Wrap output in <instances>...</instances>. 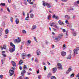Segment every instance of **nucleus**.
Here are the masks:
<instances>
[{"label": "nucleus", "instance_id": "nucleus-7", "mask_svg": "<svg viewBox=\"0 0 79 79\" xmlns=\"http://www.w3.org/2000/svg\"><path fill=\"white\" fill-rule=\"evenodd\" d=\"M26 73V71L25 70H23L21 73V74L22 76H24V74Z\"/></svg>", "mask_w": 79, "mask_h": 79}, {"label": "nucleus", "instance_id": "nucleus-60", "mask_svg": "<svg viewBox=\"0 0 79 79\" xmlns=\"http://www.w3.org/2000/svg\"><path fill=\"white\" fill-rule=\"evenodd\" d=\"M33 7L34 8H35V7H36V5L35 4H34Z\"/></svg>", "mask_w": 79, "mask_h": 79}, {"label": "nucleus", "instance_id": "nucleus-13", "mask_svg": "<svg viewBox=\"0 0 79 79\" xmlns=\"http://www.w3.org/2000/svg\"><path fill=\"white\" fill-rule=\"evenodd\" d=\"M10 46H11V47H13L12 48H15V45H14L13 43L11 42L10 43Z\"/></svg>", "mask_w": 79, "mask_h": 79}, {"label": "nucleus", "instance_id": "nucleus-29", "mask_svg": "<svg viewBox=\"0 0 79 79\" xmlns=\"http://www.w3.org/2000/svg\"><path fill=\"white\" fill-rule=\"evenodd\" d=\"M51 79H56V77L55 76H52L51 77Z\"/></svg>", "mask_w": 79, "mask_h": 79}, {"label": "nucleus", "instance_id": "nucleus-21", "mask_svg": "<svg viewBox=\"0 0 79 79\" xmlns=\"http://www.w3.org/2000/svg\"><path fill=\"white\" fill-rule=\"evenodd\" d=\"M6 34H7L8 32H9V30L8 29H6V30L5 31Z\"/></svg>", "mask_w": 79, "mask_h": 79}, {"label": "nucleus", "instance_id": "nucleus-18", "mask_svg": "<svg viewBox=\"0 0 79 79\" xmlns=\"http://www.w3.org/2000/svg\"><path fill=\"white\" fill-rule=\"evenodd\" d=\"M51 76H52V73H48V75L47 77H48V78H49V77H50Z\"/></svg>", "mask_w": 79, "mask_h": 79}, {"label": "nucleus", "instance_id": "nucleus-51", "mask_svg": "<svg viewBox=\"0 0 79 79\" xmlns=\"http://www.w3.org/2000/svg\"><path fill=\"white\" fill-rule=\"evenodd\" d=\"M44 70H45V71H46V70L47 69V67H46V66H44Z\"/></svg>", "mask_w": 79, "mask_h": 79}, {"label": "nucleus", "instance_id": "nucleus-59", "mask_svg": "<svg viewBox=\"0 0 79 79\" xmlns=\"http://www.w3.org/2000/svg\"><path fill=\"white\" fill-rule=\"evenodd\" d=\"M33 11V10H30V13H32V11Z\"/></svg>", "mask_w": 79, "mask_h": 79}, {"label": "nucleus", "instance_id": "nucleus-48", "mask_svg": "<svg viewBox=\"0 0 79 79\" xmlns=\"http://www.w3.org/2000/svg\"><path fill=\"white\" fill-rule=\"evenodd\" d=\"M30 4V5H33V3H34V2H30L29 3Z\"/></svg>", "mask_w": 79, "mask_h": 79}, {"label": "nucleus", "instance_id": "nucleus-57", "mask_svg": "<svg viewBox=\"0 0 79 79\" xmlns=\"http://www.w3.org/2000/svg\"><path fill=\"white\" fill-rule=\"evenodd\" d=\"M68 31H66V35H68Z\"/></svg>", "mask_w": 79, "mask_h": 79}, {"label": "nucleus", "instance_id": "nucleus-64", "mask_svg": "<svg viewBox=\"0 0 79 79\" xmlns=\"http://www.w3.org/2000/svg\"><path fill=\"white\" fill-rule=\"evenodd\" d=\"M77 4H79V1H77Z\"/></svg>", "mask_w": 79, "mask_h": 79}, {"label": "nucleus", "instance_id": "nucleus-30", "mask_svg": "<svg viewBox=\"0 0 79 79\" xmlns=\"http://www.w3.org/2000/svg\"><path fill=\"white\" fill-rule=\"evenodd\" d=\"M24 69H27V66L26 65H24V67H23Z\"/></svg>", "mask_w": 79, "mask_h": 79}, {"label": "nucleus", "instance_id": "nucleus-49", "mask_svg": "<svg viewBox=\"0 0 79 79\" xmlns=\"http://www.w3.org/2000/svg\"><path fill=\"white\" fill-rule=\"evenodd\" d=\"M29 18H27V17H26L25 18V20H26V21H28L29 20Z\"/></svg>", "mask_w": 79, "mask_h": 79}, {"label": "nucleus", "instance_id": "nucleus-45", "mask_svg": "<svg viewBox=\"0 0 79 79\" xmlns=\"http://www.w3.org/2000/svg\"><path fill=\"white\" fill-rule=\"evenodd\" d=\"M3 31V29L2 28H1L0 29V32H2Z\"/></svg>", "mask_w": 79, "mask_h": 79}, {"label": "nucleus", "instance_id": "nucleus-10", "mask_svg": "<svg viewBox=\"0 0 79 79\" xmlns=\"http://www.w3.org/2000/svg\"><path fill=\"white\" fill-rule=\"evenodd\" d=\"M11 63H12V64L14 68H15V67H16V63H15L14 61H12Z\"/></svg>", "mask_w": 79, "mask_h": 79}, {"label": "nucleus", "instance_id": "nucleus-42", "mask_svg": "<svg viewBox=\"0 0 79 79\" xmlns=\"http://www.w3.org/2000/svg\"><path fill=\"white\" fill-rule=\"evenodd\" d=\"M29 56H31V55L28 54H27L26 56V57H29Z\"/></svg>", "mask_w": 79, "mask_h": 79}, {"label": "nucleus", "instance_id": "nucleus-58", "mask_svg": "<svg viewBox=\"0 0 79 79\" xmlns=\"http://www.w3.org/2000/svg\"><path fill=\"white\" fill-rule=\"evenodd\" d=\"M65 23H67V24H69V23H68V21L66 20L65 21Z\"/></svg>", "mask_w": 79, "mask_h": 79}, {"label": "nucleus", "instance_id": "nucleus-31", "mask_svg": "<svg viewBox=\"0 0 79 79\" xmlns=\"http://www.w3.org/2000/svg\"><path fill=\"white\" fill-rule=\"evenodd\" d=\"M23 33L24 34H26V31L24 30H23L22 31Z\"/></svg>", "mask_w": 79, "mask_h": 79}, {"label": "nucleus", "instance_id": "nucleus-4", "mask_svg": "<svg viewBox=\"0 0 79 79\" xmlns=\"http://www.w3.org/2000/svg\"><path fill=\"white\" fill-rule=\"evenodd\" d=\"M9 72L10 74V76H12V75H13V74H14V71L13 70L10 69Z\"/></svg>", "mask_w": 79, "mask_h": 79}, {"label": "nucleus", "instance_id": "nucleus-41", "mask_svg": "<svg viewBox=\"0 0 79 79\" xmlns=\"http://www.w3.org/2000/svg\"><path fill=\"white\" fill-rule=\"evenodd\" d=\"M24 2H25L24 4L27 5V2H26V0H24Z\"/></svg>", "mask_w": 79, "mask_h": 79}, {"label": "nucleus", "instance_id": "nucleus-28", "mask_svg": "<svg viewBox=\"0 0 79 79\" xmlns=\"http://www.w3.org/2000/svg\"><path fill=\"white\" fill-rule=\"evenodd\" d=\"M54 25H55V23H51L50 24V26H51L52 27H53V26H54Z\"/></svg>", "mask_w": 79, "mask_h": 79}, {"label": "nucleus", "instance_id": "nucleus-22", "mask_svg": "<svg viewBox=\"0 0 79 79\" xmlns=\"http://www.w3.org/2000/svg\"><path fill=\"white\" fill-rule=\"evenodd\" d=\"M66 48V44H64L63 46V50H64L65 48Z\"/></svg>", "mask_w": 79, "mask_h": 79}, {"label": "nucleus", "instance_id": "nucleus-5", "mask_svg": "<svg viewBox=\"0 0 79 79\" xmlns=\"http://www.w3.org/2000/svg\"><path fill=\"white\" fill-rule=\"evenodd\" d=\"M20 39L19 37H18V39H19L18 40L17 39H15L14 40V42H15L17 43H19L21 42V39Z\"/></svg>", "mask_w": 79, "mask_h": 79}, {"label": "nucleus", "instance_id": "nucleus-50", "mask_svg": "<svg viewBox=\"0 0 79 79\" xmlns=\"http://www.w3.org/2000/svg\"><path fill=\"white\" fill-rule=\"evenodd\" d=\"M2 77H3V75H1L0 76V78H1V79H2Z\"/></svg>", "mask_w": 79, "mask_h": 79}, {"label": "nucleus", "instance_id": "nucleus-63", "mask_svg": "<svg viewBox=\"0 0 79 79\" xmlns=\"http://www.w3.org/2000/svg\"><path fill=\"white\" fill-rule=\"evenodd\" d=\"M47 63L48 64V65H50V62H48Z\"/></svg>", "mask_w": 79, "mask_h": 79}, {"label": "nucleus", "instance_id": "nucleus-27", "mask_svg": "<svg viewBox=\"0 0 79 79\" xmlns=\"http://www.w3.org/2000/svg\"><path fill=\"white\" fill-rule=\"evenodd\" d=\"M70 77H74V73H72L71 74L70 76Z\"/></svg>", "mask_w": 79, "mask_h": 79}, {"label": "nucleus", "instance_id": "nucleus-15", "mask_svg": "<svg viewBox=\"0 0 79 79\" xmlns=\"http://www.w3.org/2000/svg\"><path fill=\"white\" fill-rule=\"evenodd\" d=\"M52 72L53 73H56V70H57V69L56 67H55L54 68H53L52 69Z\"/></svg>", "mask_w": 79, "mask_h": 79}, {"label": "nucleus", "instance_id": "nucleus-43", "mask_svg": "<svg viewBox=\"0 0 79 79\" xmlns=\"http://www.w3.org/2000/svg\"><path fill=\"white\" fill-rule=\"evenodd\" d=\"M7 10L8 11V12H10V10L9 9V7H8V8H7Z\"/></svg>", "mask_w": 79, "mask_h": 79}, {"label": "nucleus", "instance_id": "nucleus-35", "mask_svg": "<svg viewBox=\"0 0 79 79\" xmlns=\"http://www.w3.org/2000/svg\"><path fill=\"white\" fill-rule=\"evenodd\" d=\"M34 39L35 41V42H37V39H36V37H34Z\"/></svg>", "mask_w": 79, "mask_h": 79}, {"label": "nucleus", "instance_id": "nucleus-24", "mask_svg": "<svg viewBox=\"0 0 79 79\" xmlns=\"http://www.w3.org/2000/svg\"><path fill=\"white\" fill-rule=\"evenodd\" d=\"M23 60H20L19 62V64H23Z\"/></svg>", "mask_w": 79, "mask_h": 79}, {"label": "nucleus", "instance_id": "nucleus-14", "mask_svg": "<svg viewBox=\"0 0 79 79\" xmlns=\"http://www.w3.org/2000/svg\"><path fill=\"white\" fill-rule=\"evenodd\" d=\"M47 19L48 20H50V19H52V15L50 14V15H48V16Z\"/></svg>", "mask_w": 79, "mask_h": 79}, {"label": "nucleus", "instance_id": "nucleus-12", "mask_svg": "<svg viewBox=\"0 0 79 79\" xmlns=\"http://www.w3.org/2000/svg\"><path fill=\"white\" fill-rule=\"evenodd\" d=\"M36 53L37 55H40V54L41 53V52H40V50H39V49L37 50Z\"/></svg>", "mask_w": 79, "mask_h": 79}, {"label": "nucleus", "instance_id": "nucleus-19", "mask_svg": "<svg viewBox=\"0 0 79 79\" xmlns=\"http://www.w3.org/2000/svg\"><path fill=\"white\" fill-rule=\"evenodd\" d=\"M37 27V26L35 25H33V26L32 28H31V29L32 30H34V29H36Z\"/></svg>", "mask_w": 79, "mask_h": 79}, {"label": "nucleus", "instance_id": "nucleus-37", "mask_svg": "<svg viewBox=\"0 0 79 79\" xmlns=\"http://www.w3.org/2000/svg\"><path fill=\"white\" fill-rule=\"evenodd\" d=\"M58 67H60V66H62V65H61V64L60 63H59L58 64Z\"/></svg>", "mask_w": 79, "mask_h": 79}, {"label": "nucleus", "instance_id": "nucleus-6", "mask_svg": "<svg viewBox=\"0 0 79 79\" xmlns=\"http://www.w3.org/2000/svg\"><path fill=\"white\" fill-rule=\"evenodd\" d=\"M52 18L55 19H56L57 20H58V19H59V18H58V16H56V15H53L52 17Z\"/></svg>", "mask_w": 79, "mask_h": 79}, {"label": "nucleus", "instance_id": "nucleus-23", "mask_svg": "<svg viewBox=\"0 0 79 79\" xmlns=\"http://www.w3.org/2000/svg\"><path fill=\"white\" fill-rule=\"evenodd\" d=\"M2 55L4 58H6V54H5L2 53Z\"/></svg>", "mask_w": 79, "mask_h": 79}, {"label": "nucleus", "instance_id": "nucleus-52", "mask_svg": "<svg viewBox=\"0 0 79 79\" xmlns=\"http://www.w3.org/2000/svg\"><path fill=\"white\" fill-rule=\"evenodd\" d=\"M35 61L36 62V63H38V61H37V59H35Z\"/></svg>", "mask_w": 79, "mask_h": 79}, {"label": "nucleus", "instance_id": "nucleus-1", "mask_svg": "<svg viewBox=\"0 0 79 79\" xmlns=\"http://www.w3.org/2000/svg\"><path fill=\"white\" fill-rule=\"evenodd\" d=\"M62 35H60L57 37H55V40H56L57 41H59V40H60V39L62 38Z\"/></svg>", "mask_w": 79, "mask_h": 79}, {"label": "nucleus", "instance_id": "nucleus-32", "mask_svg": "<svg viewBox=\"0 0 79 79\" xmlns=\"http://www.w3.org/2000/svg\"><path fill=\"white\" fill-rule=\"evenodd\" d=\"M10 20L11 21V23H13V18L12 17L10 18Z\"/></svg>", "mask_w": 79, "mask_h": 79}, {"label": "nucleus", "instance_id": "nucleus-3", "mask_svg": "<svg viewBox=\"0 0 79 79\" xmlns=\"http://www.w3.org/2000/svg\"><path fill=\"white\" fill-rule=\"evenodd\" d=\"M78 50H79V47L77 48V49H74L73 51L74 54L77 55L78 54V52H77Z\"/></svg>", "mask_w": 79, "mask_h": 79}, {"label": "nucleus", "instance_id": "nucleus-55", "mask_svg": "<svg viewBox=\"0 0 79 79\" xmlns=\"http://www.w3.org/2000/svg\"><path fill=\"white\" fill-rule=\"evenodd\" d=\"M63 31L64 32H66V30L65 29H63Z\"/></svg>", "mask_w": 79, "mask_h": 79}, {"label": "nucleus", "instance_id": "nucleus-40", "mask_svg": "<svg viewBox=\"0 0 79 79\" xmlns=\"http://www.w3.org/2000/svg\"><path fill=\"white\" fill-rule=\"evenodd\" d=\"M31 40H28L27 41V43H28V44H31Z\"/></svg>", "mask_w": 79, "mask_h": 79}, {"label": "nucleus", "instance_id": "nucleus-11", "mask_svg": "<svg viewBox=\"0 0 79 79\" xmlns=\"http://www.w3.org/2000/svg\"><path fill=\"white\" fill-rule=\"evenodd\" d=\"M15 50V48H10L9 49L10 52H11V53L13 52Z\"/></svg>", "mask_w": 79, "mask_h": 79}, {"label": "nucleus", "instance_id": "nucleus-34", "mask_svg": "<svg viewBox=\"0 0 79 79\" xmlns=\"http://www.w3.org/2000/svg\"><path fill=\"white\" fill-rule=\"evenodd\" d=\"M1 5L2 6H5V3H1Z\"/></svg>", "mask_w": 79, "mask_h": 79}, {"label": "nucleus", "instance_id": "nucleus-53", "mask_svg": "<svg viewBox=\"0 0 79 79\" xmlns=\"http://www.w3.org/2000/svg\"><path fill=\"white\" fill-rule=\"evenodd\" d=\"M31 1V0H27V2H28V3H30Z\"/></svg>", "mask_w": 79, "mask_h": 79}, {"label": "nucleus", "instance_id": "nucleus-26", "mask_svg": "<svg viewBox=\"0 0 79 79\" xmlns=\"http://www.w3.org/2000/svg\"><path fill=\"white\" fill-rule=\"evenodd\" d=\"M30 17L31 18H34V14H31V15H30Z\"/></svg>", "mask_w": 79, "mask_h": 79}, {"label": "nucleus", "instance_id": "nucleus-47", "mask_svg": "<svg viewBox=\"0 0 79 79\" xmlns=\"http://www.w3.org/2000/svg\"><path fill=\"white\" fill-rule=\"evenodd\" d=\"M19 68L20 69V70H22V67L21 66H20L19 67Z\"/></svg>", "mask_w": 79, "mask_h": 79}, {"label": "nucleus", "instance_id": "nucleus-54", "mask_svg": "<svg viewBox=\"0 0 79 79\" xmlns=\"http://www.w3.org/2000/svg\"><path fill=\"white\" fill-rule=\"evenodd\" d=\"M11 0H8V3H11Z\"/></svg>", "mask_w": 79, "mask_h": 79}, {"label": "nucleus", "instance_id": "nucleus-17", "mask_svg": "<svg viewBox=\"0 0 79 79\" xmlns=\"http://www.w3.org/2000/svg\"><path fill=\"white\" fill-rule=\"evenodd\" d=\"M15 23L16 24H18L19 23V20H18V19H16Z\"/></svg>", "mask_w": 79, "mask_h": 79}, {"label": "nucleus", "instance_id": "nucleus-2", "mask_svg": "<svg viewBox=\"0 0 79 79\" xmlns=\"http://www.w3.org/2000/svg\"><path fill=\"white\" fill-rule=\"evenodd\" d=\"M43 5L44 6H45V5L47 6L48 8H50L51 7V6L50 5V4L48 3L47 2H44V1H43Z\"/></svg>", "mask_w": 79, "mask_h": 79}, {"label": "nucleus", "instance_id": "nucleus-61", "mask_svg": "<svg viewBox=\"0 0 79 79\" xmlns=\"http://www.w3.org/2000/svg\"><path fill=\"white\" fill-rule=\"evenodd\" d=\"M37 74H39V70H37Z\"/></svg>", "mask_w": 79, "mask_h": 79}, {"label": "nucleus", "instance_id": "nucleus-62", "mask_svg": "<svg viewBox=\"0 0 79 79\" xmlns=\"http://www.w3.org/2000/svg\"><path fill=\"white\" fill-rule=\"evenodd\" d=\"M42 64H43V65H45V63L44 62H43Z\"/></svg>", "mask_w": 79, "mask_h": 79}, {"label": "nucleus", "instance_id": "nucleus-33", "mask_svg": "<svg viewBox=\"0 0 79 79\" xmlns=\"http://www.w3.org/2000/svg\"><path fill=\"white\" fill-rule=\"evenodd\" d=\"M76 35L77 34L76 32H74L73 33V35L74 36H76Z\"/></svg>", "mask_w": 79, "mask_h": 79}, {"label": "nucleus", "instance_id": "nucleus-39", "mask_svg": "<svg viewBox=\"0 0 79 79\" xmlns=\"http://www.w3.org/2000/svg\"><path fill=\"white\" fill-rule=\"evenodd\" d=\"M29 13H28L27 14V18H29Z\"/></svg>", "mask_w": 79, "mask_h": 79}, {"label": "nucleus", "instance_id": "nucleus-8", "mask_svg": "<svg viewBox=\"0 0 79 79\" xmlns=\"http://www.w3.org/2000/svg\"><path fill=\"white\" fill-rule=\"evenodd\" d=\"M72 70V69H71V68H69L68 69V70L67 71L66 74H68L70 72V71H71Z\"/></svg>", "mask_w": 79, "mask_h": 79}, {"label": "nucleus", "instance_id": "nucleus-16", "mask_svg": "<svg viewBox=\"0 0 79 79\" xmlns=\"http://www.w3.org/2000/svg\"><path fill=\"white\" fill-rule=\"evenodd\" d=\"M58 23L60 25H64V23H63L61 22V20H59L58 21Z\"/></svg>", "mask_w": 79, "mask_h": 79}, {"label": "nucleus", "instance_id": "nucleus-38", "mask_svg": "<svg viewBox=\"0 0 79 79\" xmlns=\"http://www.w3.org/2000/svg\"><path fill=\"white\" fill-rule=\"evenodd\" d=\"M41 76L40 75H39L38 77L39 79H40V78H41Z\"/></svg>", "mask_w": 79, "mask_h": 79}, {"label": "nucleus", "instance_id": "nucleus-20", "mask_svg": "<svg viewBox=\"0 0 79 79\" xmlns=\"http://www.w3.org/2000/svg\"><path fill=\"white\" fill-rule=\"evenodd\" d=\"M71 54H70L67 57V59H68V60L69 59H71Z\"/></svg>", "mask_w": 79, "mask_h": 79}, {"label": "nucleus", "instance_id": "nucleus-36", "mask_svg": "<svg viewBox=\"0 0 79 79\" xmlns=\"http://www.w3.org/2000/svg\"><path fill=\"white\" fill-rule=\"evenodd\" d=\"M62 2H66L68 1V0H60Z\"/></svg>", "mask_w": 79, "mask_h": 79}, {"label": "nucleus", "instance_id": "nucleus-46", "mask_svg": "<svg viewBox=\"0 0 79 79\" xmlns=\"http://www.w3.org/2000/svg\"><path fill=\"white\" fill-rule=\"evenodd\" d=\"M55 27H56V28L57 29H58L59 28L58 27L56 26V25H55Z\"/></svg>", "mask_w": 79, "mask_h": 79}, {"label": "nucleus", "instance_id": "nucleus-9", "mask_svg": "<svg viewBox=\"0 0 79 79\" xmlns=\"http://www.w3.org/2000/svg\"><path fill=\"white\" fill-rule=\"evenodd\" d=\"M61 55L62 56H64L66 55V53L64 51L61 52Z\"/></svg>", "mask_w": 79, "mask_h": 79}, {"label": "nucleus", "instance_id": "nucleus-44", "mask_svg": "<svg viewBox=\"0 0 79 79\" xmlns=\"http://www.w3.org/2000/svg\"><path fill=\"white\" fill-rule=\"evenodd\" d=\"M22 56H26V54H25V53L22 54Z\"/></svg>", "mask_w": 79, "mask_h": 79}, {"label": "nucleus", "instance_id": "nucleus-56", "mask_svg": "<svg viewBox=\"0 0 79 79\" xmlns=\"http://www.w3.org/2000/svg\"><path fill=\"white\" fill-rule=\"evenodd\" d=\"M79 73L76 76V77H79Z\"/></svg>", "mask_w": 79, "mask_h": 79}, {"label": "nucleus", "instance_id": "nucleus-25", "mask_svg": "<svg viewBox=\"0 0 79 79\" xmlns=\"http://www.w3.org/2000/svg\"><path fill=\"white\" fill-rule=\"evenodd\" d=\"M58 69H63V68L62 67V66L58 67Z\"/></svg>", "mask_w": 79, "mask_h": 79}]
</instances>
